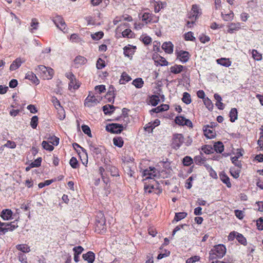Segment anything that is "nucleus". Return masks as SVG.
Listing matches in <instances>:
<instances>
[{
	"instance_id": "obj_1",
	"label": "nucleus",
	"mask_w": 263,
	"mask_h": 263,
	"mask_svg": "<svg viewBox=\"0 0 263 263\" xmlns=\"http://www.w3.org/2000/svg\"><path fill=\"white\" fill-rule=\"evenodd\" d=\"M226 253V248L223 245H218L215 246L210 252V258L214 259L217 258H222Z\"/></svg>"
},
{
	"instance_id": "obj_2",
	"label": "nucleus",
	"mask_w": 263,
	"mask_h": 263,
	"mask_svg": "<svg viewBox=\"0 0 263 263\" xmlns=\"http://www.w3.org/2000/svg\"><path fill=\"white\" fill-rule=\"evenodd\" d=\"M35 70L40 73L41 77L44 80L51 79L54 74L53 69L44 65L38 66Z\"/></svg>"
},
{
	"instance_id": "obj_3",
	"label": "nucleus",
	"mask_w": 263,
	"mask_h": 263,
	"mask_svg": "<svg viewBox=\"0 0 263 263\" xmlns=\"http://www.w3.org/2000/svg\"><path fill=\"white\" fill-rule=\"evenodd\" d=\"M139 17L141 19L145 24L149 23H157L159 21V17L154 14L149 12L140 13L139 14Z\"/></svg>"
},
{
	"instance_id": "obj_4",
	"label": "nucleus",
	"mask_w": 263,
	"mask_h": 263,
	"mask_svg": "<svg viewBox=\"0 0 263 263\" xmlns=\"http://www.w3.org/2000/svg\"><path fill=\"white\" fill-rule=\"evenodd\" d=\"M143 176L145 177L144 180L147 179H155L160 176L159 172L154 167H149L143 171Z\"/></svg>"
},
{
	"instance_id": "obj_5",
	"label": "nucleus",
	"mask_w": 263,
	"mask_h": 263,
	"mask_svg": "<svg viewBox=\"0 0 263 263\" xmlns=\"http://www.w3.org/2000/svg\"><path fill=\"white\" fill-rule=\"evenodd\" d=\"M184 142V137L181 134H175L173 135L172 142L173 148L178 149Z\"/></svg>"
},
{
	"instance_id": "obj_6",
	"label": "nucleus",
	"mask_w": 263,
	"mask_h": 263,
	"mask_svg": "<svg viewBox=\"0 0 263 263\" xmlns=\"http://www.w3.org/2000/svg\"><path fill=\"white\" fill-rule=\"evenodd\" d=\"M18 226L15 221L11 223L2 222L0 221V232L4 233L8 231H13L17 228Z\"/></svg>"
},
{
	"instance_id": "obj_7",
	"label": "nucleus",
	"mask_w": 263,
	"mask_h": 263,
	"mask_svg": "<svg viewBox=\"0 0 263 263\" xmlns=\"http://www.w3.org/2000/svg\"><path fill=\"white\" fill-rule=\"evenodd\" d=\"M123 126L120 124L112 123L106 126V129L107 131L111 133L118 134L120 133L123 129Z\"/></svg>"
},
{
	"instance_id": "obj_8",
	"label": "nucleus",
	"mask_w": 263,
	"mask_h": 263,
	"mask_svg": "<svg viewBox=\"0 0 263 263\" xmlns=\"http://www.w3.org/2000/svg\"><path fill=\"white\" fill-rule=\"evenodd\" d=\"M99 101L93 95L91 96L90 94L85 99L84 105L85 106L91 107L96 105Z\"/></svg>"
},
{
	"instance_id": "obj_9",
	"label": "nucleus",
	"mask_w": 263,
	"mask_h": 263,
	"mask_svg": "<svg viewBox=\"0 0 263 263\" xmlns=\"http://www.w3.org/2000/svg\"><path fill=\"white\" fill-rule=\"evenodd\" d=\"M53 22L56 26L61 30H63L66 28V24L63 18L60 15L56 16L53 19Z\"/></svg>"
},
{
	"instance_id": "obj_10",
	"label": "nucleus",
	"mask_w": 263,
	"mask_h": 263,
	"mask_svg": "<svg viewBox=\"0 0 263 263\" xmlns=\"http://www.w3.org/2000/svg\"><path fill=\"white\" fill-rule=\"evenodd\" d=\"M201 13V11L198 6L197 5H193L192 6L189 17L195 21Z\"/></svg>"
},
{
	"instance_id": "obj_11",
	"label": "nucleus",
	"mask_w": 263,
	"mask_h": 263,
	"mask_svg": "<svg viewBox=\"0 0 263 263\" xmlns=\"http://www.w3.org/2000/svg\"><path fill=\"white\" fill-rule=\"evenodd\" d=\"M177 59L183 63L188 61L190 58V54L187 51L180 50L176 53Z\"/></svg>"
},
{
	"instance_id": "obj_12",
	"label": "nucleus",
	"mask_w": 263,
	"mask_h": 263,
	"mask_svg": "<svg viewBox=\"0 0 263 263\" xmlns=\"http://www.w3.org/2000/svg\"><path fill=\"white\" fill-rule=\"evenodd\" d=\"M227 32L232 34L235 31H237L241 29V24L240 23H231L227 25Z\"/></svg>"
},
{
	"instance_id": "obj_13",
	"label": "nucleus",
	"mask_w": 263,
	"mask_h": 263,
	"mask_svg": "<svg viewBox=\"0 0 263 263\" xmlns=\"http://www.w3.org/2000/svg\"><path fill=\"white\" fill-rule=\"evenodd\" d=\"M237 152L236 153L235 156L231 157V161L235 166H237L238 167H241V164L240 161L238 160V159L243 155L242 153V150L241 149H237Z\"/></svg>"
},
{
	"instance_id": "obj_14",
	"label": "nucleus",
	"mask_w": 263,
	"mask_h": 263,
	"mask_svg": "<svg viewBox=\"0 0 263 263\" xmlns=\"http://www.w3.org/2000/svg\"><path fill=\"white\" fill-rule=\"evenodd\" d=\"M13 213L10 209H4L1 212V217L4 220H9L12 219Z\"/></svg>"
},
{
	"instance_id": "obj_15",
	"label": "nucleus",
	"mask_w": 263,
	"mask_h": 263,
	"mask_svg": "<svg viewBox=\"0 0 263 263\" xmlns=\"http://www.w3.org/2000/svg\"><path fill=\"white\" fill-rule=\"evenodd\" d=\"M174 45L171 42H166L163 43L162 48L164 51L168 54H171L173 52Z\"/></svg>"
},
{
	"instance_id": "obj_16",
	"label": "nucleus",
	"mask_w": 263,
	"mask_h": 263,
	"mask_svg": "<svg viewBox=\"0 0 263 263\" xmlns=\"http://www.w3.org/2000/svg\"><path fill=\"white\" fill-rule=\"evenodd\" d=\"M25 78L31 81L33 83L35 84V85H38L40 83V81L37 79L36 75L31 71H29L26 73Z\"/></svg>"
},
{
	"instance_id": "obj_17",
	"label": "nucleus",
	"mask_w": 263,
	"mask_h": 263,
	"mask_svg": "<svg viewBox=\"0 0 263 263\" xmlns=\"http://www.w3.org/2000/svg\"><path fill=\"white\" fill-rule=\"evenodd\" d=\"M24 61L21 58H16L10 65V70L11 71L15 70L18 68Z\"/></svg>"
},
{
	"instance_id": "obj_18",
	"label": "nucleus",
	"mask_w": 263,
	"mask_h": 263,
	"mask_svg": "<svg viewBox=\"0 0 263 263\" xmlns=\"http://www.w3.org/2000/svg\"><path fill=\"white\" fill-rule=\"evenodd\" d=\"M166 6V3L165 2H154V11L155 13L159 12L161 10L164 9Z\"/></svg>"
},
{
	"instance_id": "obj_19",
	"label": "nucleus",
	"mask_w": 263,
	"mask_h": 263,
	"mask_svg": "<svg viewBox=\"0 0 263 263\" xmlns=\"http://www.w3.org/2000/svg\"><path fill=\"white\" fill-rule=\"evenodd\" d=\"M82 256L83 258L88 263H93L95 259V254L91 251H89L87 253L84 254Z\"/></svg>"
},
{
	"instance_id": "obj_20",
	"label": "nucleus",
	"mask_w": 263,
	"mask_h": 263,
	"mask_svg": "<svg viewBox=\"0 0 263 263\" xmlns=\"http://www.w3.org/2000/svg\"><path fill=\"white\" fill-rule=\"evenodd\" d=\"M204 134L209 139H212L215 137V133L213 129H209V126H205L203 128Z\"/></svg>"
},
{
	"instance_id": "obj_21",
	"label": "nucleus",
	"mask_w": 263,
	"mask_h": 263,
	"mask_svg": "<svg viewBox=\"0 0 263 263\" xmlns=\"http://www.w3.org/2000/svg\"><path fill=\"white\" fill-rule=\"evenodd\" d=\"M219 177L221 181L226 184L228 187H231V183L229 177L223 172L219 174Z\"/></svg>"
},
{
	"instance_id": "obj_22",
	"label": "nucleus",
	"mask_w": 263,
	"mask_h": 263,
	"mask_svg": "<svg viewBox=\"0 0 263 263\" xmlns=\"http://www.w3.org/2000/svg\"><path fill=\"white\" fill-rule=\"evenodd\" d=\"M217 63L223 66L226 67H229L231 65V61L229 60V59L227 58H220L216 60Z\"/></svg>"
},
{
	"instance_id": "obj_23",
	"label": "nucleus",
	"mask_w": 263,
	"mask_h": 263,
	"mask_svg": "<svg viewBox=\"0 0 263 263\" xmlns=\"http://www.w3.org/2000/svg\"><path fill=\"white\" fill-rule=\"evenodd\" d=\"M187 214L186 212H179L176 213L175 217L173 220V223H175L178 222L184 218H185L187 216Z\"/></svg>"
},
{
	"instance_id": "obj_24",
	"label": "nucleus",
	"mask_w": 263,
	"mask_h": 263,
	"mask_svg": "<svg viewBox=\"0 0 263 263\" xmlns=\"http://www.w3.org/2000/svg\"><path fill=\"white\" fill-rule=\"evenodd\" d=\"M102 109L105 115H110L114 111L115 107L114 105L108 104L104 105Z\"/></svg>"
},
{
	"instance_id": "obj_25",
	"label": "nucleus",
	"mask_w": 263,
	"mask_h": 263,
	"mask_svg": "<svg viewBox=\"0 0 263 263\" xmlns=\"http://www.w3.org/2000/svg\"><path fill=\"white\" fill-rule=\"evenodd\" d=\"M221 17L224 21H230L234 18V13L232 11L230 10L228 13H224L223 12L221 13Z\"/></svg>"
},
{
	"instance_id": "obj_26",
	"label": "nucleus",
	"mask_w": 263,
	"mask_h": 263,
	"mask_svg": "<svg viewBox=\"0 0 263 263\" xmlns=\"http://www.w3.org/2000/svg\"><path fill=\"white\" fill-rule=\"evenodd\" d=\"M135 52L134 48L130 46H126L124 48V54L128 58L132 57Z\"/></svg>"
},
{
	"instance_id": "obj_27",
	"label": "nucleus",
	"mask_w": 263,
	"mask_h": 263,
	"mask_svg": "<svg viewBox=\"0 0 263 263\" xmlns=\"http://www.w3.org/2000/svg\"><path fill=\"white\" fill-rule=\"evenodd\" d=\"M183 66L181 65H175L170 67V71L174 74L180 73L183 70Z\"/></svg>"
},
{
	"instance_id": "obj_28",
	"label": "nucleus",
	"mask_w": 263,
	"mask_h": 263,
	"mask_svg": "<svg viewBox=\"0 0 263 263\" xmlns=\"http://www.w3.org/2000/svg\"><path fill=\"white\" fill-rule=\"evenodd\" d=\"M39 23L37 20L35 18H33L31 20L30 23V31L33 33L35 30L38 29Z\"/></svg>"
},
{
	"instance_id": "obj_29",
	"label": "nucleus",
	"mask_w": 263,
	"mask_h": 263,
	"mask_svg": "<svg viewBox=\"0 0 263 263\" xmlns=\"http://www.w3.org/2000/svg\"><path fill=\"white\" fill-rule=\"evenodd\" d=\"M16 248L21 253H28L30 251L29 247L26 244H20L16 246Z\"/></svg>"
},
{
	"instance_id": "obj_30",
	"label": "nucleus",
	"mask_w": 263,
	"mask_h": 263,
	"mask_svg": "<svg viewBox=\"0 0 263 263\" xmlns=\"http://www.w3.org/2000/svg\"><path fill=\"white\" fill-rule=\"evenodd\" d=\"M230 118V121L232 122H234L237 119L238 117V112L235 108H233L231 109L230 115H229Z\"/></svg>"
},
{
	"instance_id": "obj_31",
	"label": "nucleus",
	"mask_w": 263,
	"mask_h": 263,
	"mask_svg": "<svg viewBox=\"0 0 263 263\" xmlns=\"http://www.w3.org/2000/svg\"><path fill=\"white\" fill-rule=\"evenodd\" d=\"M169 108V106L167 105L166 104H162L160 106H159L155 108H153L152 109V111L154 112H160L163 111H165L168 110Z\"/></svg>"
},
{
	"instance_id": "obj_32",
	"label": "nucleus",
	"mask_w": 263,
	"mask_h": 263,
	"mask_svg": "<svg viewBox=\"0 0 263 263\" xmlns=\"http://www.w3.org/2000/svg\"><path fill=\"white\" fill-rule=\"evenodd\" d=\"M213 149L216 152L221 153L224 150V146L222 142H218L214 145Z\"/></svg>"
},
{
	"instance_id": "obj_33",
	"label": "nucleus",
	"mask_w": 263,
	"mask_h": 263,
	"mask_svg": "<svg viewBox=\"0 0 263 263\" xmlns=\"http://www.w3.org/2000/svg\"><path fill=\"white\" fill-rule=\"evenodd\" d=\"M132 84L137 88H141L143 86L144 81L142 78H137L133 80Z\"/></svg>"
},
{
	"instance_id": "obj_34",
	"label": "nucleus",
	"mask_w": 263,
	"mask_h": 263,
	"mask_svg": "<svg viewBox=\"0 0 263 263\" xmlns=\"http://www.w3.org/2000/svg\"><path fill=\"white\" fill-rule=\"evenodd\" d=\"M80 86V83L76 79H74L73 81H70L69 83V89H71L73 88L76 90L79 88Z\"/></svg>"
},
{
	"instance_id": "obj_35",
	"label": "nucleus",
	"mask_w": 263,
	"mask_h": 263,
	"mask_svg": "<svg viewBox=\"0 0 263 263\" xmlns=\"http://www.w3.org/2000/svg\"><path fill=\"white\" fill-rule=\"evenodd\" d=\"M160 121L158 119H156L154 121V122L153 123H151V125H146L145 129L146 131L149 132L150 130H153V129L156 127V126H158L160 124Z\"/></svg>"
},
{
	"instance_id": "obj_36",
	"label": "nucleus",
	"mask_w": 263,
	"mask_h": 263,
	"mask_svg": "<svg viewBox=\"0 0 263 263\" xmlns=\"http://www.w3.org/2000/svg\"><path fill=\"white\" fill-rule=\"evenodd\" d=\"M114 144L119 147H122L123 145V140L121 137H116L113 139Z\"/></svg>"
},
{
	"instance_id": "obj_37",
	"label": "nucleus",
	"mask_w": 263,
	"mask_h": 263,
	"mask_svg": "<svg viewBox=\"0 0 263 263\" xmlns=\"http://www.w3.org/2000/svg\"><path fill=\"white\" fill-rule=\"evenodd\" d=\"M87 62V60L85 58L82 56H77L74 59V62L76 64L79 65L85 64Z\"/></svg>"
},
{
	"instance_id": "obj_38",
	"label": "nucleus",
	"mask_w": 263,
	"mask_h": 263,
	"mask_svg": "<svg viewBox=\"0 0 263 263\" xmlns=\"http://www.w3.org/2000/svg\"><path fill=\"white\" fill-rule=\"evenodd\" d=\"M131 78L126 72H123L121 76V79L120 80L121 84H125L131 80Z\"/></svg>"
},
{
	"instance_id": "obj_39",
	"label": "nucleus",
	"mask_w": 263,
	"mask_h": 263,
	"mask_svg": "<svg viewBox=\"0 0 263 263\" xmlns=\"http://www.w3.org/2000/svg\"><path fill=\"white\" fill-rule=\"evenodd\" d=\"M252 58L256 61H260L262 59V54L255 49L252 50Z\"/></svg>"
},
{
	"instance_id": "obj_40",
	"label": "nucleus",
	"mask_w": 263,
	"mask_h": 263,
	"mask_svg": "<svg viewBox=\"0 0 263 263\" xmlns=\"http://www.w3.org/2000/svg\"><path fill=\"white\" fill-rule=\"evenodd\" d=\"M182 100L186 104H190L192 101L190 95L188 92H184L183 93Z\"/></svg>"
},
{
	"instance_id": "obj_41",
	"label": "nucleus",
	"mask_w": 263,
	"mask_h": 263,
	"mask_svg": "<svg viewBox=\"0 0 263 263\" xmlns=\"http://www.w3.org/2000/svg\"><path fill=\"white\" fill-rule=\"evenodd\" d=\"M236 238L237 240V241L241 245H243L244 246H246L247 245V239L241 234L237 233Z\"/></svg>"
},
{
	"instance_id": "obj_42",
	"label": "nucleus",
	"mask_w": 263,
	"mask_h": 263,
	"mask_svg": "<svg viewBox=\"0 0 263 263\" xmlns=\"http://www.w3.org/2000/svg\"><path fill=\"white\" fill-rule=\"evenodd\" d=\"M202 151L206 154H212L214 152V149L212 146L209 145H205L202 147Z\"/></svg>"
},
{
	"instance_id": "obj_43",
	"label": "nucleus",
	"mask_w": 263,
	"mask_h": 263,
	"mask_svg": "<svg viewBox=\"0 0 263 263\" xmlns=\"http://www.w3.org/2000/svg\"><path fill=\"white\" fill-rule=\"evenodd\" d=\"M104 35V33L102 31H99L95 33L91 34V37L93 40L98 41L102 39Z\"/></svg>"
},
{
	"instance_id": "obj_44",
	"label": "nucleus",
	"mask_w": 263,
	"mask_h": 263,
	"mask_svg": "<svg viewBox=\"0 0 263 263\" xmlns=\"http://www.w3.org/2000/svg\"><path fill=\"white\" fill-rule=\"evenodd\" d=\"M159 101H160L159 98L158 96H157L156 95L152 96L151 97L150 100H149L150 103L152 104V105L154 106H156L159 103Z\"/></svg>"
},
{
	"instance_id": "obj_45",
	"label": "nucleus",
	"mask_w": 263,
	"mask_h": 263,
	"mask_svg": "<svg viewBox=\"0 0 263 263\" xmlns=\"http://www.w3.org/2000/svg\"><path fill=\"white\" fill-rule=\"evenodd\" d=\"M38 117L36 116H33L31 119L30 126L33 129H35L38 125Z\"/></svg>"
},
{
	"instance_id": "obj_46",
	"label": "nucleus",
	"mask_w": 263,
	"mask_h": 263,
	"mask_svg": "<svg viewBox=\"0 0 263 263\" xmlns=\"http://www.w3.org/2000/svg\"><path fill=\"white\" fill-rule=\"evenodd\" d=\"M104 171H105V170L103 167L100 166L99 167V174H100V175L101 176L103 181L105 184H107L109 182V178H104Z\"/></svg>"
},
{
	"instance_id": "obj_47",
	"label": "nucleus",
	"mask_w": 263,
	"mask_h": 263,
	"mask_svg": "<svg viewBox=\"0 0 263 263\" xmlns=\"http://www.w3.org/2000/svg\"><path fill=\"white\" fill-rule=\"evenodd\" d=\"M203 102L204 105L209 110H212L213 109V105L211 100H210L208 98H206L203 100Z\"/></svg>"
},
{
	"instance_id": "obj_48",
	"label": "nucleus",
	"mask_w": 263,
	"mask_h": 263,
	"mask_svg": "<svg viewBox=\"0 0 263 263\" xmlns=\"http://www.w3.org/2000/svg\"><path fill=\"white\" fill-rule=\"evenodd\" d=\"M182 162H183V164L184 165L190 166V165H191L193 163V159L191 158V157H190L189 156H185L183 159Z\"/></svg>"
},
{
	"instance_id": "obj_49",
	"label": "nucleus",
	"mask_w": 263,
	"mask_h": 263,
	"mask_svg": "<svg viewBox=\"0 0 263 263\" xmlns=\"http://www.w3.org/2000/svg\"><path fill=\"white\" fill-rule=\"evenodd\" d=\"M109 171L110 172V174L112 176H119L118 170L117 167L114 166H111L109 167Z\"/></svg>"
},
{
	"instance_id": "obj_50",
	"label": "nucleus",
	"mask_w": 263,
	"mask_h": 263,
	"mask_svg": "<svg viewBox=\"0 0 263 263\" xmlns=\"http://www.w3.org/2000/svg\"><path fill=\"white\" fill-rule=\"evenodd\" d=\"M260 130V136L259 139L258 140L257 143L259 146L260 148L263 149V125L261 126Z\"/></svg>"
},
{
	"instance_id": "obj_51",
	"label": "nucleus",
	"mask_w": 263,
	"mask_h": 263,
	"mask_svg": "<svg viewBox=\"0 0 263 263\" xmlns=\"http://www.w3.org/2000/svg\"><path fill=\"white\" fill-rule=\"evenodd\" d=\"M18 259L21 263H28L27 257L23 253L20 252L18 253Z\"/></svg>"
},
{
	"instance_id": "obj_52",
	"label": "nucleus",
	"mask_w": 263,
	"mask_h": 263,
	"mask_svg": "<svg viewBox=\"0 0 263 263\" xmlns=\"http://www.w3.org/2000/svg\"><path fill=\"white\" fill-rule=\"evenodd\" d=\"M42 145L43 147L45 149L49 151H52L54 148L53 146L52 145H50V144H49L48 142L46 141H43Z\"/></svg>"
},
{
	"instance_id": "obj_53",
	"label": "nucleus",
	"mask_w": 263,
	"mask_h": 263,
	"mask_svg": "<svg viewBox=\"0 0 263 263\" xmlns=\"http://www.w3.org/2000/svg\"><path fill=\"white\" fill-rule=\"evenodd\" d=\"M42 162V158L41 157L37 158L33 162H31L30 164V167H39L41 165Z\"/></svg>"
},
{
	"instance_id": "obj_54",
	"label": "nucleus",
	"mask_w": 263,
	"mask_h": 263,
	"mask_svg": "<svg viewBox=\"0 0 263 263\" xmlns=\"http://www.w3.org/2000/svg\"><path fill=\"white\" fill-rule=\"evenodd\" d=\"M184 39L186 41H194L195 37L193 36V33L192 32H188L184 34Z\"/></svg>"
},
{
	"instance_id": "obj_55",
	"label": "nucleus",
	"mask_w": 263,
	"mask_h": 263,
	"mask_svg": "<svg viewBox=\"0 0 263 263\" xmlns=\"http://www.w3.org/2000/svg\"><path fill=\"white\" fill-rule=\"evenodd\" d=\"M69 164L73 168H77L78 166V161L77 158L72 157L70 160Z\"/></svg>"
},
{
	"instance_id": "obj_56",
	"label": "nucleus",
	"mask_w": 263,
	"mask_h": 263,
	"mask_svg": "<svg viewBox=\"0 0 263 263\" xmlns=\"http://www.w3.org/2000/svg\"><path fill=\"white\" fill-rule=\"evenodd\" d=\"M122 36L124 37L131 38L133 36V32L129 29H126L122 32Z\"/></svg>"
},
{
	"instance_id": "obj_57",
	"label": "nucleus",
	"mask_w": 263,
	"mask_h": 263,
	"mask_svg": "<svg viewBox=\"0 0 263 263\" xmlns=\"http://www.w3.org/2000/svg\"><path fill=\"white\" fill-rule=\"evenodd\" d=\"M89 148L91 152L96 155L100 154L101 152L100 148L93 144H89Z\"/></svg>"
},
{
	"instance_id": "obj_58",
	"label": "nucleus",
	"mask_w": 263,
	"mask_h": 263,
	"mask_svg": "<svg viewBox=\"0 0 263 263\" xmlns=\"http://www.w3.org/2000/svg\"><path fill=\"white\" fill-rule=\"evenodd\" d=\"M48 139L54 145H58L59 143V139L54 136L49 137Z\"/></svg>"
},
{
	"instance_id": "obj_59",
	"label": "nucleus",
	"mask_w": 263,
	"mask_h": 263,
	"mask_svg": "<svg viewBox=\"0 0 263 263\" xmlns=\"http://www.w3.org/2000/svg\"><path fill=\"white\" fill-rule=\"evenodd\" d=\"M58 113V118L60 120H63L65 118V114L64 109L62 107L59 108L58 109H57Z\"/></svg>"
},
{
	"instance_id": "obj_60",
	"label": "nucleus",
	"mask_w": 263,
	"mask_h": 263,
	"mask_svg": "<svg viewBox=\"0 0 263 263\" xmlns=\"http://www.w3.org/2000/svg\"><path fill=\"white\" fill-rule=\"evenodd\" d=\"M96 66L99 69H101L104 68L105 66L104 61L99 58L97 62Z\"/></svg>"
},
{
	"instance_id": "obj_61",
	"label": "nucleus",
	"mask_w": 263,
	"mask_h": 263,
	"mask_svg": "<svg viewBox=\"0 0 263 263\" xmlns=\"http://www.w3.org/2000/svg\"><path fill=\"white\" fill-rule=\"evenodd\" d=\"M186 120V119L182 116H178L176 117L175 121L176 124L181 125H184L183 122H185Z\"/></svg>"
},
{
	"instance_id": "obj_62",
	"label": "nucleus",
	"mask_w": 263,
	"mask_h": 263,
	"mask_svg": "<svg viewBox=\"0 0 263 263\" xmlns=\"http://www.w3.org/2000/svg\"><path fill=\"white\" fill-rule=\"evenodd\" d=\"M51 102L57 109H58L59 108L62 107L60 101L56 97H52L51 99Z\"/></svg>"
},
{
	"instance_id": "obj_63",
	"label": "nucleus",
	"mask_w": 263,
	"mask_h": 263,
	"mask_svg": "<svg viewBox=\"0 0 263 263\" xmlns=\"http://www.w3.org/2000/svg\"><path fill=\"white\" fill-rule=\"evenodd\" d=\"M82 129L83 132L89 137H91V134L90 129L88 126L84 125L82 126Z\"/></svg>"
},
{
	"instance_id": "obj_64",
	"label": "nucleus",
	"mask_w": 263,
	"mask_h": 263,
	"mask_svg": "<svg viewBox=\"0 0 263 263\" xmlns=\"http://www.w3.org/2000/svg\"><path fill=\"white\" fill-rule=\"evenodd\" d=\"M208 170H209L210 176L214 179H216L217 178V173L212 168L211 166L209 165L207 167Z\"/></svg>"
}]
</instances>
